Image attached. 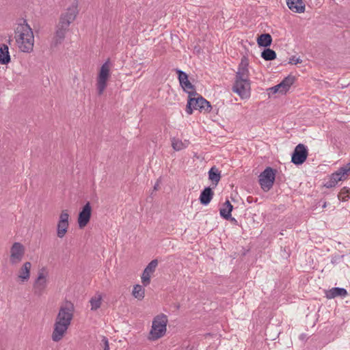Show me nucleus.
Listing matches in <instances>:
<instances>
[{
    "mask_svg": "<svg viewBox=\"0 0 350 350\" xmlns=\"http://www.w3.org/2000/svg\"><path fill=\"white\" fill-rule=\"evenodd\" d=\"M228 220H230L231 222H232V223H234V224H237V219H236L235 218H234V217H232V216H231V215H230V218H229V219H228Z\"/></svg>",
    "mask_w": 350,
    "mask_h": 350,
    "instance_id": "c9c22d12",
    "label": "nucleus"
},
{
    "mask_svg": "<svg viewBox=\"0 0 350 350\" xmlns=\"http://www.w3.org/2000/svg\"><path fill=\"white\" fill-rule=\"evenodd\" d=\"M14 38L21 52L29 53L33 51L34 36L33 30L27 21L23 19L14 29Z\"/></svg>",
    "mask_w": 350,
    "mask_h": 350,
    "instance_id": "7ed1b4c3",
    "label": "nucleus"
},
{
    "mask_svg": "<svg viewBox=\"0 0 350 350\" xmlns=\"http://www.w3.org/2000/svg\"><path fill=\"white\" fill-rule=\"evenodd\" d=\"M295 81V76L288 75L280 83L272 88H270L269 89V94H275L278 92L285 94L289 90L291 86L294 83Z\"/></svg>",
    "mask_w": 350,
    "mask_h": 350,
    "instance_id": "9b49d317",
    "label": "nucleus"
},
{
    "mask_svg": "<svg viewBox=\"0 0 350 350\" xmlns=\"http://www.w3.org/2000/svg\"><path fill=\"white\" fill-rule=\"evenodd\" d=\"M261 57L266 61L273 60L276 58V53L269 48L265 49L261 53Z\"/></svg>",
    "mask_w": 350,
    "mask_h": 350,
    "instance_id": "a878e982",
    "label": "nucleus"
},
{
    "mask_svg": "<svg viewBox=\"0 0 350 350\" xmlns=\"http://www.w3.org/2000/svg\"><path fill=\"white\" fill-rule=\"evenodd\" d=\"M31 267V262H26L23 264V267L21 268L18 277V278L21 279V280L22 282H26L29 279Z\"/></svg>",
    "mask_w": 350,
    "mask_h": 350,
    "instance_id": "aec40b11",
    "label": "nucleus"
},
{
    "mask_svg": "<svg viewBox=\"0 0 350 350\" xmlns=\"http://www.w3.org/2000/svg\"><path fill=\"white\" fill-rule=\"evenodd\" d=\"M208 179L211 180L216 186L221 179V174L219 170L215 167H212L208 171Z\"/></svg>",
    "mask_w": 350,
    "mask_h": 350,
    "instance_id": "b1692460",
    "label": "nucleus"
},
{
    "mask_svg": "<svg viewBox=\"0 0 350 350\" xmlns=\"http://www.w3.org/2000/svg\"><path fill=\"white\" fill-rule=\"evenodd\" d=\"M77 8L78 2L75 0L72 5L68 8L66 12L61 15L53 38L51 44L53 46L55 47L64 41L70 23L75 20L79 12Z\"/></svg>",
    "mask_w": 350,
    "mask_h": 350,
    "instance_id": "f03ea898",
    "label": "nucleus"
},
{
    "mask_svg": "<svg viewBox=\"0 0 350 350\" xmlns=\"http://www.w3.org/2000/svg\"><path fill=\"white\" fill-rule=\"evenodd\" d=\"M213 196L214 192L212 189L210 187H205L200 195L199 200L200 203L202 205H208L213 199Z\"/></svg>",
    "mask_w": 350,
    "mask_h": 350,
    "instance_id": "6ab92c4d",
    "label": "nucleus"
},
{
    "mask_svg": "<svg viewBox=\"0 0 350 350\" xmlns=\"http://www.w3.org/2000/svg\"><path fill=\"white\" fill-rule=\"evenodd\" d=\"M47 273H45L44 268H42L39 272L36 280L33 284V293L36 295L40 296L44 293L47 286Z\"/></svg>",
    "mask_w": 350,
    "mask_h": 350,
    "instance_id": "1a4fd4ad",
    "label": "nucleus"
},
{
    "mask_svg": "<svg viewBox=\"0 0 350 350\" xmlns=\"http://www.w3.org/2000/svg\"><path fill=\"white\" fill-rule=\"evenodd\" d=\"M174 70L178 75V79L180 85L188 79V75L186 72H185L184 71H183L178 68H176V69H174Z\"/></svg>",
    "mask_w": 350,
    "mask_h": 350,
    "instance_id": "c85d7f7f",
    "label": "nucleus"
},
{
    "mask_svg": "<svg viewBox=\"0 0 350 350\" xmlns=\"http://www.w3.org/2000/svg\"><path fill=\"white\" fill-rule=\"evenodd\" d=\"M325 294L327 299H331L336 297H345L348 295V293L344 288L334 287L325 291Z\"/></svg>",
    "mask_w": 350,
    "mask_h": 350,
    "instance_id": "f3484780",
    "label": "nucleus"
},
{
    "mask_svg": "<svg viewBox=\"0 0 350 350\" xmlns=\"http://www.w3.org/2000/svg\"><path fill=\"white\" fill-rule=\"evenodd\" d=\"M174 307L176 308V309L178 310L180 308V304H176Z\"/></svg>",
    "mask_w": 350,
    "mask_h": 350,
    "instance_id": "e433bc0d",
    "label": "nucleus"
},
{
    "mask_svg": "<svg viewBox=\"0 0 350 350\" xmlns=\"http://www.w3.org/2000/svg\"><path fill=\"white\" fill-rule=\"evenodd\" d=\"M288 8L296 13H304L305 11V3L302 0H286Z\"/></svg>",
    "mask_w": 350,
    "mask_h": 350,
    "instance_id": "a211bd4d",
    "label": "nucleus"
},
{
    "mask_svg": "<svg viewBox=\"0 0 350 350\" xmlns=\"http://www.w3.org/2000/svg\"><path fill=\"white\" fill-rule=\"evenodd\" d=\"M232 91L237 93L242 99L249 98L250 96V79H234Z\"/></svg>",
    "mask_w": 350,
    "mask_h": 350,
    "instance_id": "6e6552de",
    "label": "nucleus"
},
{
    "mask_svg": "<svg viewBox=\"0 0 350 350\" xmlns=\"http://www.w3.org/2000/svg\"><path fill=\"white\" fill-rule=\"evenodd\" d=\"M172 146L173 149L176 151H180L184 148H185L187 145L183 142L180 139L173 137L172 139Z\"/></svg>",
    "mask_w": 350,
    "mask_h": 350,
    "instance_id": "bb28decb",
    "label": "nucleus"
},
{
    "mask_svg": "<svg viewBox=\"0 0 350 350\" xmlns=\"http://www.w3.org/2000/svg\"><path fill=\"white\" fill-rule=\"evenodd\" d=\"M250 72L248 70V61L245 57H243L238 67V70L235 75V79H249Z\"/></svg>",
    "mask_w": 350,
    "mask_h": 350,
    "instance_id": "2eb2a0df",
    "label": "nucleus"
},
{
    "mask_svg": "<svg viewBox=\"0 0 350 350\" xmlns=\"http://www.w3.org/2000/svg\"><path fill=\"white\" fill-rule=\"evenodd\" d=\"M323 208L326 207V202L324 203V204L323 205Z\"/></svg>",
    "mask_w": 350,
    "mask_h": 350,
    "instance_id": "4c0bfd02",
    "label": "nucleus"
},
{
    "mask_svg": "<svg viewBox=\"0 0 350 350\" xmlns=\"http://www.w3.org/2000/svg\"><path fill=\"white\" fill-rule=\"evenodd\" d=\"M25 254L24 246L18 242H15L10 248V261L12 265L19 263Z\"/></svg>",
    "mask_w": 350,
    "mask_h": 350,
    "instance_id": "ddd939ff",
    "label": "nucleus"
},
{
    "mask_svg": "<svg viewBox=\"0 0 350 350\" xmlns=\"http://www.w3.org/2000/svg\"><path fill=\"white\" fill-rule=\"evenodd\" d=\"M233 206L231 204L229 200H226L224 203L223 207L219 210L221 217L225 219L228 220L229 218H230V215Z\"/></svg>",
    "mask_w": 350,
    "mask_h": 350,
    "instance_id": "4be33fe9",
    "label": "nucleus"
},
{
    "mask_svg": "<svg viewBox=\"0 0 350 350\" xmlns=\"http://www.w3.org/2000/svg\"><path fill=\"white\" fill-rule=\"evenodd\" d=\"M10 62V55L8 46L2 44L0 45V64H8Z\"/></svg>",
    "mask_w": 350,
    "mask_h": 350,
    "instance_id": "412c9836",
    "label": "nucleus"
},
{
    "mask_svg": "<svg viewBox=\"0 0 350 350\" xmlns=\"http://www.w3.org/2000/svg\"><path fill=\"white\" fill-rule=\"evenodd\" d=\"M154 189H157V185H154Z\"/></svg>",
    "mask_w": 350,
    "mask_h": 350,
    "instance_id": "58836bf2",
    "label": "nucleus"
},
{
    "mask_svg": "<svg viewBox=\"0 0 350 350\" xmlns=\"http://www.w3.org/2000/svg\"><path fill=\"white\" fill-rule=\"evenodd\" d=\"M69 214L67 210H63L59 215L57 226V236L63 238L66 234L69 227Z\"/></svg>",
    "mask_w": 350,
    "mask_h": 350,
    "instance_id": "f8f14e48",
    "label": "nucleus"
},
{
    "mask_svg": "<svg viewBox=\"0 0 350 350\" xmlns=\"http://www.w3.org/2000/svg\"><path fill=\"white\" fill-rule=\"evenodd\" d=\"M189 98L187 100L186 112L188 114H191L193 110L198 109L200 111H204L209 112L211 110V103L204 98L201 95L198 94L196 91L189 92Z\"/></svg>",
    "mask_w": 350,
    "mask_h": 350,
    "instance_id": "20e7f679",
    "label": "nucleus"
},
{
    "mask_svg": "<svg viewBox=\"0 0 350 350\" xmlns=\"http://www.w3.org/2000/svg\"><path fill=\"white\" fill-rule=\"evenodd\" d=\"M102 297L100 295L91 298L90 302L92 310H96L100 307Z\"/></svg>",
    "mask_w": 350,
    "mask_h": 350,
    "instance_id": "cd10ccee",
    "label": "nucleus"
},
{
    "mask_svg": "<svg viewBox=\"0 0 350 350\" xmlns=\"http://www.w3.org/2000/svg\"><path fill=\"white\" fill-rule=\"evenodd\" d=\"M92 215V207L88 202L79 213L78 224L80 228H83L89 223Z\"/></svg>",
    "mask_w": 350,
    "mask_h": 350,
    "instance_id": "4468645a",
    "label": "nucleus"
},
{
    "mask_svg": "<svg viewBox=\"0 0 350 350\" xmlns=\"http://www.w3.org/2000/svg\"><path fill=\"white\" fill-rule=\"evenodd\" d=\"M308 154L306 146L302 144H299L292 154L291 162L297 165H301L306 161Z\"/></svg>",
    "mask_w": 350,
    "mask_h": 350,
    "instance_id": "9d476101",
    "label": "nucleus"
},
{
    "mask_svg": "<svg viewBox=\"0 0 350 350\" xmlns=\"http://www.w3.org/2000/svg\"><path fill=\"white\" fill-rule=\"evenodd\" d=\"M167 317L165 314H161L154 317L150 334L152 340L162 337L166 332Z\"/></svg>",
    "mask_w": 350,
    "mask_h": 350,
    "instance_id": "39448f33",
    "label": "nucleus"
},
{
    "mask_svg": "<svg viewBox=\"0 0 350 350\" xmlns=\"http://www.w3.org/2000/svg\"><path fill=\"white\" fill-rule=\"evenodd\" d=\"M157 265L158 260L157 259H154L148 263V265L146 266L144 270L146 271L152 273L153 272H154Z\"/></svg>",
    "mask_w": 350,
    "mask_h": 350,
    "instance_id": "7c9ffc66",
    "label": "nucleus"
},
{
    "mask_svg": "<svg viewBox=\"0 0 350 350\" xmlns=\"http://www.w3.org/2000/svg\"><path fill=\"white\" fill-rule=\"evenodd\" d=\"M272 38L269 33H262L258 39L257 43L259 46L268 47L271 44Z\"/></svg>",
    "mask_w": 350,
    "mask_h": 350,
    "instance_id": "5701e85b",
    "label": "nucleus"
},
{
    "mask_svg": "<svg viewBox=\"0 0 350 350\" xmlns=\"http://www.w3.org/2000/svg\"><path fill=\"white\" fill-rule=\"evenodd\" d=\"M350 173V163L341 167L336 172L333 173L330 178L338 183V181L345 179L346 176Z\"/></svg>",
    "mask_w": 350,
    "mask_h": 350,
    "instance_id": "dca6fc26",
    "label": "nucleus"
},
{
    "mask_svg": "<svg viewBox=\"0 0 350 350\" xmlns=\"http://www.w3.org/2000/svg\"><path fill=\"white\" fill-rule=\"evenodd\" d=\"M144 293L145 290L141 285L136 284L134 286L132 295L135 298L142 300L144 297Z\"/></svg>",
    "mask_w": 350,
    "mask_h": 350,
    "instance_id": "393cba45",
    "label": "nucleus"
},
{
    "mask_svg": "<svg viewBox=\"0 0 350 350\" xmlns=\"http://www.w3.org/2000/svg\"><path fill=\"white\" fill-rule=\"evenodd\" d=\"M337 184L336 182H335L334 180H332L331 178H329V180L327 181L325 184H324V186L326 187V188H332V187H335V185Z\"/></svg>",
    "mask_w": 350,
    "mask_h": 350,
    "instance_id": "72a5a7b5",
    "label": "nucleus"
},
{
    "mask_svg": "<svg viewBox=\"0 0 350 350\" xmlns=\"http://www.w3.org/2000/svg\"><path fill=\"white\" fill-rule=\"evenodd\" d=\"M275 172L276 170L267 167L260 173L259 184L263 191H268L272 188L275 179Z\"/></svg>",
    "mask_w": 350,
    "mask_h": 350,
    "instance_id": "0eeeda50",
    "label": "nucleus"
},
{
    "mask_svg": "<svg viewBox=\"0 0 350 350\" xmlns=\"http://www.w3.org/2000/svg\"><path fill=\"white\" fill-rule=\"evenodd\" d=\"M302 60L299 57H296L295 56H293L289 61V63L291 64H297L301 63Z\"/></svg>",
    "mask_w": 350,
    "mask_h": 350,
    "instance_id": "f704fd0d",
    "label": "nucleus"
},
{
    "mask_svg": "<svg viewBox=\"0 0 350 350\" xmlns=\"http://www.w3.org/2000/svg\"><path fill=\"white\" fill-rule=\"evenodd\" d=\"M349 189H346L344 187L341 189L340 192L338 194V198L339 200L342 201H347L350 198L349 196Z\"/></svg>",
    "mask_w": 350,
    "mask_h": 350,
    "instance_id": "c756f323",
    "label": "nucleus"
},
{
    "mask_svg": "<svg viewBox=\"0 0 350 350\" xmlns=\"http://www.w3.org/2000/svg\"><path fill=\"white\" fill-rule=\"evenodd\" d=\"M75 306L70 301H66L59 308L56 317L52 339L58 342L64 337L74 316Z\"/></svg>",
    "mask_w": 350,
    "mask_h": 350,
    "instance_id": "f257e3e1",
    "label": "nucleus"
},
{
    "mask_svg": "<svg viewBox=\"0 0 350 350\" xmlns=\"http://www.w3.org/2000/svg\"><path fill=\"white\" fill-rule=\"evenodd\" d=\"M110 62L107 60L100 67L98 77H97V91L98 95H102L107 87V80L110 77Z\"/></svg>",
    "mask_w": 350,
    "mask_h": 350,
    "instance_id": "423d86ee",
    "label": "nucleus"
},
{
    "mask_svg": "<svg viewBox=\"0 0 350 350\" xmlns=\"http://www.w3.org/2000/svg\"><path fill=\"white\" fill-rule=\"evenodd\" d=\"M150 275L151 273H149L144 270L142 275V282L145 286H148L150 282Z\"/></svg>",
    "mask_w": 350,
    "mask_h": 350,
    "instance_id": "2f4dec72",
    "label": "nucleus"
},
{
    "mask_svg": "<svg viewBox=\"0 0 350 350\" xmlns=\"http://www.w3.org/2000/svg\"><path fill=\"white\" fill-rule=\"evenodd\" d=\"M180 86L183 88L184 91L187 93L189 92L188 90H192L191 92L195 91V86L189 81V79L181 83Z\"/></svg>",
    "mask_w": 350,
    "mask_h": 350,
    "instance_id": "473e14b6",
    "label": "nucleus"
}]
</instances>
